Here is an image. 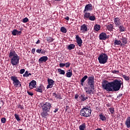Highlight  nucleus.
Returning a JSON list of instances; mask_svg holds the SVG:
<instances>
[{"mask_svg": "<svg viewBox=\"0 0 130 130\" xmlns=\"http://www.w3.org/2000/svg\"><path fill=\"white\" fill-rule=\"evenodd\" d=\"M121 86L122 88H123V82L119 79H115L110 82L105 80L103 81L102 84L103 89L108 92H117L120 90Z\"/></svg>", "mask_w": 130, "mask_h": 130, "instance_id": "obj_1", "label": "nucleus"}, {"mask_svg": "<svg viewBox=\"0 0 130 130\" xmlns=\"http://www.w3.org/2000/svg\"><path fill=\"white\" fill-rule=\"evenodd\" d=\"M93 11V5L91 4L86 5L83 11V19L84 20H90V21H95L96 17L94 15L91 14L89 12Z\"/></svg>", "mask_w": 130, "mask_h": 130, "instance_id": "obj_2", "label": "nucleus"}, {"mask_svg": "<svg viewBox=\"0 0 130 130\" xmlns=\"http://www.w3.org/2000/svg\"><path fill=\"white\" fill-rule=\"evenodd\" d=\"M42 112L41 113V116L42 117H45L47 115H49L48 112L50 111L51 107H52V104L49 102L44 103L41 104Z\"/></svg>", "mask_w": 130, "mask_h": 130, "instance_id": "obj_3", "label": "nucleus"}, {"mask_svg": "<svg viewBox=\"0 0 130 130\" xmlns=\"http://www.w3.org/2000/svg\"><path fill=\"white\" fill-rule=\"evenodd\" d=\"M9 57L11 58L10 61L12 66H17L20 61V56H18V54L15 51L13 50H10Z\"/></svg>", "mask_w": 130, "mask_h": 130, "instance_id": "obj_4", "label": "nucleus"}, {"mask_svg": "<svg viewBox=\"0 0 130 130\" xmlns=\"http://www.w3.org/2000/svg\"><path fill=\"white\" fill-rule=\"evenodd\" d=\"M91 112H92V110L88 109V107H85L81 109L80 114L81 116H83V117H90Z\"/></svg>", "mask_w": 130, "mask_h": 130, "instance_id": "obj_5", "label": "nucleus"}, {"mask_svg": "<svg viewBox=\"0 0 130 130\" xmlns=\"http://www.w3.org/2000/svg\"><path fill=\"white\" fill-rule=\"evenodd\" d=\"M98 59L100 63L105 64V63L107 62V60H108V55H107V54L105 53H102L99 56Z\"/></svg>", "mask_w": 130, "mask_h": 130, "instance_id": "obj_6", "label": "nucleus"}, {"mask_svg": "<svg viewBox=\"0 0 130 130\" xmlns=\"http://www.w3.org/2000/svg\"><path fill=\"white\" fill-rule=\"evenodd\" d=\"M95 78L94 76H91L88 78L87 79V85L91 88H95Z\"/></svg>", "mask_w": 130, "mask_h": 130, "instance_id": "obj_7", "label": "nucleus"}, {"mask_svg": "<svg viewBox=\"0 0 130 130\" xmlns=\"http://www.w3.org/2000/svg\"><path fill=\"white\" fill-rule=\"evenodd\" d=\"M94 89H95V87L92 88L91 86L84 87V90H85L86 94H89V95L94 94V91H93Z\"/></svg>", "mask_w": 130, "mask_h": 130, "instance_id": "obj_8", "label": "nucleus"}, {"mask_svg": "<svg viewBox=\"0 0 130 130\" xmlns=\"http://www.w3.org/2000/svg\"><path fill=\"white\" fill-rule=\"evenodd\" d=\"M11 80L13 82V84L14 86H16V87H18L19 86V84L21 83L19 80H18V77L16 76H12L11 77Z\"/></svg>", "mask_w": 130, "mask_h": 130, "instance_id": "obj_9", "label": "nucleus"}, {"mask_svg": "<svg viewBox=\"0 0 130 130\" xmlns=\"http://www.w3.org/2000/svg\"><path fill=\"white\" fill-rule=\"evenodd\" d=\"M48 85L47 86V89H51L53 87V85H54V81L53 80L48 78Z\"/></svg>", "mask_w": 130, "mask_h": 130, "instance_id": "obj_10", "label": "nucleus"}, {"mask_svg": "<svg viewBox=\"0 0 130 130\" xmlns=\"http://www.w3.org/2000/svg\"><path fill=\"white\" fill-rule=\"evenodd\" d=\"M114 23L115 25V27H117V26H119V25H121V20L119 17H114Z\"/></svg>", "mask_w": 130, "mask_h": 130, "instance_id": "obj_11", "label": "nucleus"}, {"mask_svg": "<svg viewBox=\"0 0 130 130\" xmlns=\"http://www.w3.org/2000/svg\"><path fill=\"white\" fill-rule=\"evenodd\" d=\"M44 88V86L41 84L39 86H37V87H36L35 91H36V92H38V93H43Z\"/></svg>", "mask_w": 130, "mask_h": 130, "instance_id": "obj_12", "label": "nucleus"}, {"mask_svg": "<svg viewBox=\"0 0 130 130\" xmlns=\"http://www.w3.org/2000/svg\"><path fill=\"white\" fill-rule=\"evenodd\" d=\"M76 39L78 45L81 47L82 46V43H83V40H82V39L78 35L76 36Z\"/></svg>", "mask_w": 130, "mask_h": 130, "instance_id": "obj_13", "label": "nucleus"}, {"mask_svg": "<svg viewBox=\"0 0 130 130\" xmlns=\"http://www.w3.org/2000/svg\"><path fill=\"white\" fill-rule=\"evenodd\" d=\"M80 31H82V33H85L88 31V25L86 24H83L80 27Z\"/></svg>", "mask_w": 130, "mask_h": 130, "instance_id": "obj_14", "label": "nucleus"}, {"mask_svg": "<svg viewBox=\"0 0 130 130\" xmlns=\"http://www.w3.org/2000/svg\"><path fill=\"white\" fill-rule=\"evenodd\" d=\"M37 85V82H36V81L35 80H32L29 84V88L31 89L36 88V86Z\"/></svg>", "mask_w": 130, "mask_h": 130, "instance_id": "obj_15", "label": "nucleus"}, {"mask_svg": "<svg viewBox=\"0 0 130 130\" xmlns=\"http://www.w3.org/2000/svg\"><path fill=\"white\" fill-rule=\"evenodd\" d=\"M100 40H106L107 39V35L105 32H102L99 35Z\"/></svg>", "mask_w": 130, "mask_h": 130, "instance_id": "obj_16", "label": "nucleus"}, {"mask_svg": "<svg viewBox=\"0 0 130 130\" xmlns=\"http://www.w3.org/2000/svg\"><path fill=\"white\" fill-rule=\"evenodd\" d=\"M81 102H84L85 101H87L88 99V96H86V95L84 93H82L79 97Z\"/></svg>", "mask_w": 130, "mask_h": 130, "instance_id": "obj_17", "label": "nucleus"}, {"mask_svg": "<svg viewBox=\"0 0 130 130\" xmlns=\"http://www.w3.org/2000/svg\"><path fill=\"white\" fill-rule=\"evenodd\" d=\"M22 30H23V29H22V28H20V31H18L17 29H14L12 31V35H13V36H16V35H21V34H22Z\"/></svg>", "mask_w": 130, "mask_h": 130, "instance_id": "obj_18", "label": "nucleus"}, {"mask_svg": "<svg viewBox=\"0 0 130 130\" xmlns=\"http://www.w3.org/2000/svg\"><path fill=\"white\" fill-rule=\"evenodd\" d=\"M48 60V57L46 56H43L39 59V62L40 63H43V62H45Z\"/></svg>", "mask_w": 130, "mask_h": 130, "instance_id": "obj_19", "label": "nucleus"}, {"mask_svg": "<svg viewBox=\"0 0 130 130\" xmlns=\"http://www.w3.org/2000/svg\"><path fill=\"white\" fill-rule=\"evenodd\" d=\"M114 45L116 46V45H120V46H124V44H122L121 40H118L117 39L115 40Z\"/></svg>", "mask_w": 130, "mask_h": 130, "instance_id": "obj_20", "label": "nucleus"}, {"mask_svg": "<svg viewBox=\"0 0 130 130\" xmlns=\"http://www.w3.org/2000/svg\"><path fill=\"white\" fill-rule=\"evenodd\" d=\"M125 125H126L127 128H130V117H127L124 123Z\"/></svg>", "mask_w": 130, "mask_h": 130, "instance_id": "obj_21", "label": "nucleus"}, {"mask_svg": "<svg viewBox=\"0 0 130 130\" xmlns=\"http://www.w3.org/2000/svg\"><path fill=\"white\" fill-rule=\"evenodd\" d=\"M107 29L108 31H110V32H112L113 31V24L110 23L108 25L106 26Z\"/></svg>", "mask_w": 130, "mask_h": 130, "instance_id": "obj_22", "label": "nucleus"}, {"mask_svg": "<svg viewBox=\"0 0 130 130\" xmlns=\"http://www.w3.org/2000/svg\"><path fill=\"white\" fill-rule=\"evenodd\" d=\"M88 76L85 75L80 80V85L81 86H84V83L85 82V81H86V80H87L88 79Z\"/></svg>", "mask_w": 130, "mask_h": 130, "instance_id": "obj_23", "label": "nucleus"}, {"mask_svg": "<svg viewBox=\"0 0 130 130\" xmlns=\"http://www.w3.org/2000/svg\"><path fill=\"white\" fill-rule=\"evenodd\" d=\"M120 40L122 44H124V45H125V44H127V38L122 36V38L120 39Z\"/></svg>", "mask_w": 130, "mask_h": 130, "instance_id": "obj_24", "label": "nucleus"}, {"mask_svg": "<svg viewBox=\"0 0 130 130\" xmlns=\"http://www.w3.org/2000/svg\"><path fill=\"white\" fill-rule=\"evenodd\" d=\"M66 77L67 78H71L73 76V72L71 70H69L67 71V73H66Z\"/></svg>", "mask_w": 130, "mask_h": 130, "instance_id": "obj_25", "label": "nucleus"}, {"mask_svg": "<svg viewBox=\"0 0 130 130\" xmlns=\"http://www.w3.org/2000/svg\"><path fill=\"white\" fill-rule=\"evenodd\" d=\"M117 27L119 28L120 32H124L125 31V28H124V26L122 24L119 25Z\"/></svg>", "mask_w": 130, "mask_h": 130, "instance_id": "obj_26", "label": "nucleus"}, {"mask_svg": "<svg viewBox=\"0 0 130 130\" xmlns=\"http://www.w3.org/2000/svg\"><path fill=\"white\" fill-rule=\"evenodd\" d=\"M75 47L76 45H75V44H71L68 46L67 48L69 50H72V49H75Z\"/></svg>", "mask_w": 130, "mask_h": 130, "instance_id": "obj_27", "label": "nucleus"}, {"mask_svg": "<svg viewBox=\"0 0 130 130\" xmlns=\"http://www.w3.org/2000/svg\"><path fill=\"white\" fill-rule=\"evenodd\" d=\"M100 119L102 121H105L106 120V117L104 115L101 114L99 115Z\"/></svg>", "mask_w": 130, "mask_h": 130, "instance_id": "obj_28", "label": "nucleus"}, {"mask_svg": "<svg viewBox=\"0 0 130 130\" xmlns=\"http://www.w3.org/2000/svg\"><path fill=\"white\" fill-rule=\"evenodd\" d=\"M46 40L49 43H51V42H53L54 39H53L51 37H46Z\"/></svg>", "mask_w": 130, "mask_h": 130, "instance_id": "obj_29", "label": "nucleus"}, {"mask_svg": "<svg viewBox=\"0 0 130 130\" xmlns=\"http://www.w3.org/2000/svg\"><path fill=\"white\" fill-rule=\"evenodd\" d=\"M79 128L80 130H85V128H86V123H83L80 125L79 127Z\"/></svg>", "mask_w": 130, "mask_h": 130, "instance_id": "obj_30", "label": "nucleus"}, {"mask_svg": "<svg viewBox=\"0 0 130 130\" xmlns=\"http://www.w3.org/2000/svg\"><path fill=\"white\" fill-rule=\"evenodd\" d=\"M95 31H99L101 29V26L99 24H95L94 27Z\"/></svg>", "mask_w": 130, "mask_h": 130, "instance_id": "obj_31", "label": "nucleus"}, {"mask_svg": "<svg viewBox=\"0 0 130 130\" xmlns=\"http://www.w3.org/2000/svg\"><path fill=\"white\" fill-rule=\"evenodd\" d=\"M53 96H55V98L57 99H59V100H61V96H60V94H56L55 92L53 93Z\"/></svg>", "mask_w": 130, "mask_h": 130, "instance_id": "obj_32", "label": "nucleus"}, {"mask_svg": "<svg viewBox=\"0 0 130 130\" xmlns=\"http://www.w3.org/2000/svg\"><path fill=\"white\" fill-rule=\"evenodd\" d=\"M60 31L62 32V33H67L68 32L67 28H66L64 26H62L60 27Z\"/></svg>", "mask_w": 130, "mask_h": 130, "instance_id": "obj_33", "label": "nucleus"}, {"mask_svg": "<svg viewBox=\"0 0 130 130\" xmlns=\"http://www.w3.org/2000/svg\"><path fill=\"white\" fill-rule=\"evenodd\" d=\"M23 76V77H25L26 78H27L29 77V76H32V74L31 73H29V71H26Z\"/></svg>", "mask_w": 130, "mask_h": 130, "instance_id": "obj_34", "label": "nucleus"}, {"mask_svg": "<svg viewBox=\"0 0 130 130\" xmlns=\"http://www.w3.org/2000/svg\"><path fill=\"white\" fill-rule=\"evenodd\" d=\"M58 72L59 75H64V74H66L64 70H62L61 69H58Z\"/></svg>", "mask_w": 130, "mask_h": 130, "instance_id": "obj_35", "label": "nucleus"}, {"mask_svg": "<svg viewBox=\"0 0 130 130\" xmlns=\"http://www.w3.org/2000/svg\"><path fill=\"white\" fill-rule=\"evenodd\" d=\"M36 52H37V53H41L42 54H44V53L46 52V51L44 50H42V51L41 52V50L37 49L36 50Z\"/></svg>", "mask_w": 130, "mask_h": 130, "instance_id": "obj_36", "label": "nucleus"}, {"mask_svg": "<svg viewBox=\"0 0 130 130\" xmlns=\"http://www.w3.org/2000/svg\"><path fill=\"white\" fill-rule=\"evenodd\" d=\"M14 116L17 121H20L21 120V118H20L19 114H15Z\"/></svg>", "mask_w": 130, "mask_h": 130, "instance_id": "obj_37", "label": "nucleus"}, {"mask_svg": "<svg viewBox=\"0 0 130 130\" xmlns=\"http://www.w3.org/2000/svg\"><path fill=\"white\" fill-rule=\"evenodd\" d=\"M122 78H123V79H124L125 81H129V76H126V75H123Z\"/></svg>", "mask_w": 130, "mask_h": 130, "instance_id": "obj_38", "label": "nucleus"}, {"mask_svg": "<svg viewBox=\"0 0 130 130\" xmlns=\"http://www.w3.org/2000/svg\"><path fill=\"white\" fill-rule=\"evenodd\" d=\"M1 122L2 123H6L7 122V118L5 117L1 118Z\"/></svg>", "mask_w": 130, "mask_h": 130, "instance_id": "obj_39", "label": "nucleus"}, {"mask_svg": "<svg viewBox=\"0 0 130 130\" xmlns=\"http://www.w3.org/2000/svg\"><path fill=\"white\" fill-rule=\"evenodd\" d=\"M29 21V19H28V18L25 17L23 19V23H27V22Z\"/></svg>", "mask_w": 130, "mask_h": 130, "instance_id": "obj_40", "label": "nucleus"}, {"mask_svg": "<svg viewBox=\"0 0 130 130\" xmlns=\"http://www.w3.org/2000/svg\"><path fill=\"white\" fill-rule=\"evenodd\" d=\"M18 108H20L21 110H23L24 109V106L21 104H19L17 106Z\"/></svg>", "mask_w": 130, "mask_h": 130, "instance_id": "obj_41", "label": "nucleus"}, {"mask_svg": "<svg viewBox=\"0 0 130 130\" xmlns=\"http://www.w3.org/2000/svg\"><path fill=\"white\" fill-rule=\"evenodd\" d=\"M109 110H110V112H111V113L112 114H113V113H114V112H115V110H114V108H110L109 109Z\"/></svg>", "mask_w": 130, "mask_h": 130, "instance_id": "obj_42", "label": "nucleus"}, {"mask_svg": "<svg viewBox=\"0 0 130 130\" xmlns=\"http://www.w3.org/2000/svg\"><path fill=\"white\" fill-rule=\"evenodd\" d=\"M70 66H71V63H70L69 62L65 63L66 68H70Z\"/></svg>", "mask_w": 130, "mask_h": 130, "instance_id": "obj_43", "label": "nucleus"}, {"mask_svg": "<svg viewBox=\"0 0 130 130\" xmlns=\"http://www.w3.org/2000/svg\"><path fill=\"white\" fill-rule=\"evenodd\" d=\"M59 66L60 68H64V67H66V64L63 63H60L59 64Z\"/></svg>", "mask_w": 130, "mask_h": 130, "instance_id": "obj_44", "label": "nucleus"}, {"mask_svg": "<svg viewBox=\"0 0 130 130\" xmlns=\"http://www.w3.org/2000/svg\"><path fill=\"white\" fill-rule=\"evenodd\" d=\"M111 73H112V74H118V73H119V71L113 70L111 71Z\"/></svg>", "mask_w": 130, "mask_h": 130, "instance_id": "obj_45", "label": "nucleus"}, {"mask_svg": "<svg viewBox=\"0 0 130 130\" xmlns=\"http://www.w3.org/2000/svg\"><path fill=\"white\" fill-rule=\"evenodd\" d=\"M25 73V69H22L20 70V74L22 75V74H24Z\"/></svg>", "mask_w": 130, "mask_h": 130, "instance_id": "obj_46", "label": "nucleus"}, {"mask_svg": "<svg viewBox=\"0 0 130 130\" xmlns=\"http://www.w3.org/2000/svg\"><path fill=\"white\" fill-rule=\"evenodd\" d=\"M75 99L76 100H77V101H79V94H76L75 95Z\"/></svg>", "mask_w": 130, "mask_h": 130, "instance_id": "obj_47", "label": "nucleus"}, {"mask_svg": "<svg viewBox=\"0 0 130 130\" xmlns=\"http://www.w3.org/2000/svg\"><path fill=\"white\" fill-rule=\"evenodd\" d=\"M27 94H28L29 95V96H33L34 94L33 92H31L29 91H27Z\"/></svg>", "mask_w": 130, "mask_h": 130, "instance_id": "obj_48", "label": "nucleus"}, {"mask_svg": "<svg viewBox=\"0 0 130 130\" xmlns=\"http://www.w3.org/2000/svg\"><path fill=\"white\" fill-rule=\"evenodd\" d=\"M35 51H36L35 48L32 49V50H31V52H32V53L33 54H34V53H35Z\"/></svg>", "mask_w": 130, "mask_h": 130, "instance_id": "obj_49", "label": "nucleus"}, {"mask_svg": "<svg viewBox=\"0 0 130 130\" xmlns=\"http://www.w3.org/2000/svg\"><path fill=\"white\" fill-rule=\"evenodd\" d=\"M58 111V108H56L55 110L53 111L54 113H56Z\"/></svg>", "mask_w": 130, "mask_h": 130, "instance_id": "obj_50", "label": "nucleus"}, {"mask_svg": "<svg viewBox=\"0 0 130 130\" xmlns=\"http://www.w3.org/2000/svg\"><path fill=\"white\" fill-rule=\"evenodd\" d=\"M65 20H67V21H69L70 20V17L69 16H66L64 18Z\"/></svg>", "mask_w": 130, "mask_h": 130, "instance_id": "obj_51", "label": "nucleus"}, {"mask_svg": "<svg viewBox=\"0 0 130 130\" xmlns=\"http://www.w3.org/2000/svg\"><path fill=\"white\" fill-rule=\"evenodd\" d=\"M41 41L40 40H38L37 42L36 43V44H39L40 43Z\"/></svg>", "mask_w": 130, "mask_h": 130, "instance_id": "obj_52", "label": "nucleus"}, {"mask_svg": "<svg viewBox=\"0 0 130 130\" xmlns=\"http://www.w3.org/2000/svg\"><path fill=\"white\" fill-rule=\"evenodd\" d=\"M121 96H122V94L120 93V94L117 96V98H119V97H121Z\"/></svg>", "mask_w": 130, "mask_h": 130, "instance_id": "obj_53", "label": "nucleus"}, {"mask_svg": "<svg viewBox=\"0 0 130 130\" xmlns=\"http://www.w3.org/2000/svg\"><path fill=\"white\" fill-rule=\"evenodd\" d=\"M19 87H22V84H21V83H19Z\"/></svg>", "mask_w": 130, "mask_h": 130, "instance_id": "obj_54", "label": "nucleus"}, {"mask_svg": "<svg viewBox=\"0 0 130 130\" xmlns=\"http://www.w3.org/2000/svg\"><path fill=\"white\" fill-rule=\"evenodd\" d=\"M95 130H102V129H101V128H98V129H95Z\"/></svg>", "mask_w": 130, "mask_h": 130, "instance_id": "obj_55", "label": "nucleus"}, {"mask_svg": "<svg viewBox=\"0 0 130 130\" xmlns=\"http://www.w3.org/2000/svg\"><path fill=\"white\" fill-rule=\"evenodd\" d=\"M56 1V2H60V1H61V0H55Z\"/></svg>", "mask_w": 130, "mask_h": 130, "instance_id": "obj_56", "label": "nucleus"}, {"mask_svg": "<svg viewBox=\"0 0 130 130\" xmlns=\"http://www.w3.org/2000/svg\"><path fill=\"white\" fill-rule=\"evenodd\" d=\"M40 50H41V52H42V49H40Z\"/></svg>", "mask_w": 130, "mask_h": 130, "instance_id": "obj_57", "label": "nucleus"}, {"mask_svg": "<svg viewBox=\"0 0 130 130\" xmlns=\"http://www.w3.org/2000/svg\"><path fill=\"white\" fill-rule=\"evenodd\" d=\"M1 102H2V103H3V105H4V101H1Z\"/></svg>", "mask_w": 130, "mask_h": 130, "instance_id": "obj_58", "label": "nucleus"}, {"mask_svg": "<svg viewBox=\"0 0 130 130\" xmlns=\"http://www.w3.org/2000/svg\"><path fill=\"white\" fill-rule=\"evenodd\" d=\"M2 21V20H1V19H0V22H1Z\"/></svg>", "mask_w": 130, "mask_h": 130, "instance_id": "obj_59", "label": "nucleus"}, {"mask_svg": "<svg viewBox=\"0 0 130 130\" xmlns=\"http://www.w3.org/2000/svg\"><path fill=\"white\" fill-rule=\"evenodd\" d=\"M1 108H2V107H0V109H1Z\"/></svg>", "mask_w": 130, "mask_h": 130, "instance_id": "obj_60", "label": "nucleus"}, {"mask_svg": "<svg viewBox=\"0 0 130 130\" xmlns=\"http://www.w3.org/2000/svg\"><path fill=\"white\" fill-rule=\"evenodd\" d=\"M1 47H0V51H1Z\"/></svg>", "mask_w": 130, "mask_h": 130, "instance_id": "obj_61", "label": "nucleus"}]
</instances>
